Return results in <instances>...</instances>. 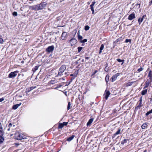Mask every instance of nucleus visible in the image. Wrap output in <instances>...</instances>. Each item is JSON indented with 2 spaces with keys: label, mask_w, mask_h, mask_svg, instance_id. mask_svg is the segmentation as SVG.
Wrapping results in <instances>:
<instances>
[{
  "label": "nucleus",
  "mask_w": 152,
  "mask_h": 152,
  "mask_svg": "<svg viewBox=\"0 0 152 152\" xmlns=\"http://www.w3.org/2000/svg\"><path fill=\"white\" fill-rule=\"evenodd\" d=\"M24 135L22 133L16 132L14 136L15 138L18 140H20L25 138Z\"/></svg>",
  "instance_id": "f257e3e1"
},
{
  "label": "nucleus",
  "mask_w": 152,
  "mask_h": 152,
  "mask_svg": "<svg viewBox=\"0 0 152 152\" xmlns=\"http://www.w3.org/2000/svg\"><path fill=\"white\" fill-rule=\"evenodd\" d=\"M66 66L64 65H63L61 66L60 68L58 74V76H60L62 75L63 74L62 73L66 69Z\"/></svg>",
  "instance_id": "f03ea898"
},
{
  "label": "nucleus",
  "mask_w": 152,
  "mask_h": 152,
  "mask_svg": "<svg viewBox=\"0 0 152 152\" xmlns=\"http://www.w3.org/2000/svg\"><path fill=\"white\" fill-rule=\"evenodd\" d=\"M18 72H19L17 71L11 72L8 75V77L10 78H14L17 76Z\"/></svg>",
  "instance_id": "7ed1b4c3"
},
{
  "label": "nucleus",
  "mask_w": 152,
  "mask_h": 152,
  "mask_svg": "<svg viewBox=\"0 0 152 152\" xmlns=\"http://www.w3.org/2000/svg\"><path fill=\"white\" fill-rule=\"evenodd\" d=\"M120 75V73H118L115 75L113 76L110 79V80L111 82H113L117 78V77L119 76Z\"/></svg>",
  "instance_id": "20e7f679"
},
{
  "label": "nucleus",
  "mask_w": 152,
  "mask_h": 152,
  "mask_svg": "<svg viewBox=\"0 0 152 152\" xmlns=\"http://www.w3.org/2000/svg\"><path fill=\"white\" fill-rule=\"evenodd\" d=\"M38 5L39 7V9L40 10L43 9L44 7H45L46 6L47 4L45 2H43L41 3Z\"/></svg>",
  "instance_id": "39448f33"
},
{
  "label": "nucleus",
  "mask_w": 152,
  "mask_h": 152,
  "mask_svg": "<svg viewBox=\"0 0 152 152\" xmlns=\"http://www.w3.org/2000/svg\"><path fill=\"white\" fill-rule=\"evenodd\" d=\"M29 8L32 10H40L39 9V5H34L33 6H30L29 7Z\"/></svg>",
  "instance_id": "423d86ee"
},
{
  "label": "nucleus",
  "mask_w": 152,
  "mask_h": 152,
  "mask_svg": "<svg viewBox=\"0 0 152 152\" xmlns=\"http://www.w3.org/2000/svg\"><path fill=\"white\" fill-rule=\"evenodd\" d=\"M54 49V47L53 46H51L48 47L46 49V51L50 53L52 52Z\"/></svg>",
  "instance_id": "0eeeda50"
},
{
  "label": "nucleus",
  "mask_w": 152,
  "mask_h": 152,
  "mask_svg": "<svg viewBox=\"0 0 152 152\" xmlns=\"http://www.w3.org/2000/svg\"><path fill=\"white\" fill-rule=\"evenodd\" d=\"M77 42V40L75 39H71L70 41V43L72 46L76 44Z\"/></svg>",
  "instance_id": "6e6552de"
},
{
  "label": "nucleus",
  "mask_w": 152,
  "mask_h": 152,
  "mask_svg": "<svg viewBox=\"0 0 152 152\" xmlns=\"http://www.w3.org/2000/svg\"><path fill=\"white\" fill-rule=\"evenodd\" d=\"M151 80H150L149 79H148L145 82V86L144 88V89H145L148 87L149 85V84L151 83Z\"/></svg>",
  "instance_id": "1a4fd4ad"
},
{
  "label": "nucleus",
  "mask_w": 152,
  "mask_h": 152,
  "mask_svg": "<svg viewBox=\"0 0 152 152\" xmlns=\"http://www.w3.org/2000/svg\"><path fill=\"white\" fill-rule=\"evenodd\" d=\"M110 94L109 91H105V93L104 94V98L106 99H107Z\"/></svg>",
  "instance_id": "9d476101"
},
{
  "label": "nucleus",
  "mask_w": 152,
  "mask_h": 152,
  "mask_svg": "<svg viewBox=\"0 0 152 152\" xmlns=\"http://www.w3.org/2000/svg\"><path fill=\"white\" fill-rule=\"evenodd\" d=\"M146 15H144L141 18H140L138 19V22H139V24H140L143 21L144 19L146 18Z\"/></svg>",
  "instance_id": "9b49d317"
},
{
  "label": "nucleus",
  "mask_w": 152,
  "mask_h": 152,
  "mask_svg": "<svg viewBox=\"0 0 152 152\" xmlns=\"http://www.w3.org/2000/svg\"><path fill=\"white\" fill-rule=\"evenodd\" d=\"M67 33L64 32H63L61 35V38L62 40H64L66 39V38Z\"/></svg>",
  "instance_id": "f8f14e48"
},
{
  "label": "nucleus",
  "mask_w": 152,
  "mask_h": 152,
  "mask_svg": "<svg viewBox=\"0 0 152 152\" xmlns=\"http://www.w3.org/2000/svg\"><path fill=\"white\" fill-rule=\"evenodd\" d=\"M135 18V14L134 13H132V14L129 15L128 19L129 20H132Z\"/></svg>",
  "instance_id": "ddd939ff"
},
{
  "label": "nucleus",
  "mask_w": 152,
  "mask_h": 152,
  "mask_svg": "<svg viewBox=\"0 0 152 152\" xmlns=\"http://www.w3.org/2000/svg\"><path fill=\"white\" fill-rule=\"evenodd\" d=\"M21 104V103H20L19 104H17L15 105H13L12 107V108L14 110L16 109L19 106H20Z\"/></svg>",
  "instance_id": "4468645a"
},
{
  "label": "nucleus",
  "mask_w": 152,
  "mask_h": 152,
  "mask_svg": "<svg viewBox=\"0 0 152 152\" xmlns=\"http://www.w3.org/2000/svg\"><path fill=\"white\" fill-rule=\"evenodd\" d=\"M148 77H149V80H152V71L150 70L148 73Z\"/></svg>",
  "instance_id": "2eb2a0df"
},
{
  "label": "nucleus",
  "mask_w": 152,
  "mask_h": 152,
  "mask_svg": "<svg viewBox=\"0 0 152 152\" xmlns=\"http://www.w3.org/2000/svg\"><path fill=\"white\" fill-rule=\"evenodd\" d=\"M4 134V132L2 129V127L1 123H0V135H2L3 134Z\"/></svg>",
  "instance_id": "dca6fc26"
},
{
  "label": "nucleus",
  "mask_w": 152,
  "mask_h": 152,
  "mask_svg": "<svg viewBox=\"0 0 152 152\" xmlns=\"http://www.w3.org/2000/svg\"><path fill=\"white\" fill-rule=\"evenodd\" d=\"M121 131L120 129H119L115 134H114L112 136L113 138H114L116 135L119 134Z\"/></svg>",
  "instance_id": "f3484780"
},
{
  "label": "nucleus",
  "mask_w": 152,
  "mask_h": 152,
  "mask_svg": "<svg viewBox=\"0 0 152 152\" xmlns=\"http://www.w3.org/2000/svg\"><path fill=\"white\" fill-rule=\"evenodd\" d=\"M93 120L94 119L93 118L90 119L87 123V126H88L89 125H90L93 122Z\"/></svg>",
  "instance_id": "a211bd4d"
},
{
  "label": "nucleus",
  "mask_w": 152,
  "mask_h": 152,
  "mask_svg": "<svg viewBox=\"0 0 152 152\" xmlns=\"http://www.w3.org/2000/svg\"><path fill=\"white\" fill-rule=\"evenodd\" d=\"M104 45H103V44H102L100 48V50L99 53V54L101 53L102 52V50L104 49Z\"/></svg>",
  "instance_id": "6ab92c4d"
},
{
  "label": "nucleus",
  "mask_w": 152,
  "mask_h": 152,
  "mask_svg": "<svg viewBox=\"0 0 152 152\" xmlns=\"http://www.w3.org/2000/svg\"><path fill=\"white\" fill-rule=\"evenodd\" d=\"M74 137L75 136L74 135H72L71 137L68 138L67 139V140L69 141H70L73 140Z\"/></svg>",
  "instance_id": "aec40b11"
},
{
  "label": "nucleus",
  "mask_w": 152,
  "mask_h": 152,
  "mask_svg": "<svg viewBox=\"0 0 152 152\" xmlns=\"http://www.w3.org/2000/svg\"><path fill=\"white\" fill-rule=\"evenodd\" d=\"M4 135V134H3L1 136L0 135V143H2L4 140V138L3 137Z\"/></svg>",
  "instance_id": "412c9836"
},
{
  "label": "nucleus",
  "mask_w": 152,
  "mask_h": 152,
  "mask_svg": "<svg viewBox=\"0 0 152 152\" xmlns=\"http://www.w3.org/2000/svg\"><path fill=\"white\" fill-rule=\"evenodd\" d=\"M117 60L119 62H122L121 64L122 65L124 63V60H121L119 58H118L117 59Z\"/></svg>",
  "instance_id": "4be33fe9"
},
{
  "label": "nucleus",
  "mask_w": 152,
  "mask_h": 152,
  "mask_svg": "<svg viewBox=\"0 0 152 152\" xmlns=\"http://www.w3.org/2000/svg\"><path fill=\"white\" fill-rule=\"evenodd\" d=\"M36 87V86H32V87H31L30 88H28V92L30 91H31V90H33V89L35 88Z\"/></svg>",
  "instance_id": "5701e85b"
},
{
  "label": "nucleus",
  "mask_w": 152,
  "mask_h": 152,
  "mask_svg": "<svg viewBox=\"0 0 152 152\" xmlns=\"http://www.w3.org/2000/svg\"><path fill=\"white\" fill-rule=\"evenodd\" d=\"M147 89H145L144 90H143L142 92H141V94L142 95H145L147 92Z\"/></svg>",
  "instance_id": "b1692460"
},
{
  "label": "nucleus",
  "mask_w": 152,
  "mask_h": 152,
  "mask_svg": "<svg viewBox=\"0 0 152 152\" xmlns=\"http://www.w3.org/2000/svg\"><path fill=\"white\" fill-rule=\"evenodd\" d=\"M56 83H57V81L56 80H51L50 82V84H53Z\"/></svg>",
  "instance_id": "393cba45"
},
{
  "label": "nucleus",
  "mask_w": 152,
  "mask_h": 152,
  "mask_svg": "<svg viewBox=\"0 0 152 152\" xmlns=\"http://www.w3.org/2000/svg\"><path fill=\"white\" fill-rule=\"evenodd\" d=\"M147 126V124L146 123H144L142 126V129H144Z\"/></svg>",
  "instance_id": "a878e982"
},
{
  "label": "nucleus",
  "mask_w": 152,
  "mask_h": 152,
  "mask_svg": "<svg viewBox=\"0 0 152 152\" xmlns=\"http://www.w3.org/2000/svg\"><path fill=\"white\" fill-rule=\"evenodd\" d=\"M64 126L63 124L62 123H60L59 124L58 128L59 129H62Z\"/></svg>",
  "instance_id": "bb28decb"
},
{
  "label": "nucleus",
  "mask_w": 152,
  "mask_h": 152,
  "mask_svg": "<svg viewBox=\"0 0 152 152\" xmlns=\"http://www.w3.org/2000/svg\"><path fill=\"white\" fill-rule=\"evenodd\" d=\"M71 108V104L70 102H69L67 106V110H69Z\"/></svg>",
  "instance_id": "cd10ccee"
},
{
  "label": "nucleus",
  "mask_w": 152,
  "mask_h": 152,
  "mask_svg": "<svg viewBox=\"0 0 152 152\" xmlns=\"http://www.w3.org/2000/svg\"><path fill=\"white\" fill-rule=\"evenodd\" d=\"M152 113V109H151L150 111L148 112L145 114L146 116Z\"/></svg>",
  "instance_id": "c85d7f7f"
},
{
  "label": "nucleus",
  "mask_w": 152,
  "mask_h": 152,
  "mask_svg": "<svg viewBox=\"0 0 152 152\" xmlns=\"http://www.w3.org/2000/svg\"><path fill=\"white\" fill-rule=\"evenodd\" d=\"M83 49L82 47H78L77 48L78 49V52H80Z\"/></svg>",
  "instance_id": "c756f323"
},
{
  "label": "nucleus",
  "mask_w": 152,
  "mask_h": 152,
  "mask_svg": "<svg viewBox=\"0 0 152 152\" xmlns=\"http://www.w3.org/2000/svg\"><path fill=\"white\" fill-rule=\"evenodd\" d=\"M89 28V27L88 26H86L85 27V30L86 31L88 30Z\"/></svg>",
  "instance_id": "7c9ffc66"
},
{
  "label": "nucleus",
  "mask_w": 152,
  "mask_h": 152,
  "mask_svg": "<svg viewBox=\"0 0 152 152\" xmlns=\"http://www.w3.org/2000/svg\"><path fill=\"white\" fill-rule=\"evenodd\" d=\"M127 140H128L126 139H124L123 141L122 142L121 144H124L126 143L127 142Z\"/></svg>",
  "instance_id": "2f4dec72"
},
{
  "label": "nucleus",
  "mask_w": 152,
  "mask_h": 152,
  "mask_svg": "<svg viewBox=\"0 0 152 152\" xmlns=\"http://www.w3.org/2000/svg\"><path fill=\"white\" fill-rule=\"evenodd\" d=\"M83 37L82 36L80 35V34L78 35V39L80 40H81L83 39Z\"/></svg>",
  "instance_id": "473e14b6"
},
{
  "label": "nucleus",
  "mask_w": 152,
  "mask_h": 152,
  "mask_svg": "<svg viewBox=\"0 0 152 152\" xmlns=\"http://www.w3.org/2000/svg\"><path fill=\"white\" fill-rule=\"evenodd\" d=\"M125 42L126 43H127L128 42H130V43H131V40L130 39H126L125 40Z\"/></svg>",
  "instance_id": "72a5a7b5"
},
{
  "label": "nucleus",
  "mask_w": 152,
  "mask_h": 152,
  "mask_svg": "<svg viewBox=\"0 0 152 152\" xmlns=\"http://www.w3.org/2000/svg\"><path fill=\"white\" fill-rule=\"evenodd\" d=\"M12 15L14 16H17V15L18 13L17 12H13Z\"/></svg>",
  "instance_id": "f704fd0d"
},
{
  "label": "nucleus",
  "mask_w": 152,
  "mask_h": 152,
  "mask_svg": "<svg viewBox=\"0 0 152 152\" xmlns=\"http://www.w3.org/2000/svg\"><path fill=\"white\" fill-rule=\"evenodd\" d=\"M87 41V40L86 39H84L83 40L81 41V43H85Z\"/></svg>",
  "instance_id": "c9c22d12"
},
{
  "label": "nucleus",
  "mask_w": 152,
  "mask_h": 152,
  "mask_svg": "<svg viewBox=\"0 0 152 152\" xmlns=\"http://www.w3.org/2000/svg\"><path fill=\"white\" fill-rule=\"evenodd\" d=\"M108 79H109V76L108 75H106V77H105V80L107 82L108 81Z\"/></svg>",
  "instance_id": "e433bc0d"
},
{
  "label": "nucleus",
  "mask_w": 152,
  "mask_h": 152,
  "mask_svg": "<svg viewBox=\"0 0 152 152\" xmlns=\"http://www.w3.org/2000/svg\"><path fill=\"white\" fill-rule=\"evenodd\" d=\"M143 69L141 67L137 70V71L138 72H140L141 71H142L143 70Z\"/></svg>",
  "instance_id": "4c0bfd02"
},
{
  "label": "nucleus",
  "mask_w": 152,
  "mask_h": 152,
  "mask_svg": "<svg viewBox=\"0 0 152 152\" xmlns=\"http://www.w3.org/2000/svg\"><path fill=\"white\" fill-rule=\"evenodd\" d=\"M3 42V39L0 37V43H2Z\"/></svg>",
  "instance_id": "58836bf2"
},
{
  "label": "nucleus",
  "mask_w": 152,
  "mask_h": 152,
  "mask_svg": "<svg viewBox=\"0 0 152 152\" xmlns=\"http://www.w3.org/2000/svg\"><path fill=\"white\" fill-rule=\"evenodd\" d=\"M90 6L91 7V10H94V6L91 5Z\"/></svg>",
  "instance_id": "ea45409f"
},
{
  "label": "nucleus",
  "mask_w": 152,
  "mask_h": 152,
  "mask_svg": "<svg viewBox=\"0 0 152 152\" xmlns=\"http://www.w3.org/2000/svg\"><path fill=\"white\" fill-rule=\"evenodd\" d=\"M4 98H0V102H2L3 101H4Z\"/></svg>",
  "instance_id": "a19ab883"
},
{
  "label": "nucleus",
  "mask_w": 152,
  "mask_h": 152,
  "mask_svg": "<svg viewBox=\"0 0 152 152\" xmlns=\"http://www.w3.org/2000/svg\"><path fill=\"white\" fill-rule=\"evenodd\" d=\"M64 126H66L68 124V122H64L63 123Z\"/></svg>",
  "instance_id": "79ce46f5"
},
{
  "label": "nucleus",
  "mask_w": 152,
  "mask_h": 152,
  "mask_svg": "<svg viewBox=\"0 0 152 152\" xmlns=\"http://www.w3.org/2000/svg\"><path fill=\"white\" fill-rule=\"evenodd\" d=\"M96 3V2L95 1H93L92 2V4L91 5L94 6Z\"/></svg>",
  "instance_id": "37998d69"
},
{
  "label": "nucleus",
  "mask_w": 152,
  "mask_h": 152,
  "mask_svg": "<svg viewBox=\"0 0 152 152\" xmlns=\"http://www.w3.org/2000/svg\"><path fill=\"white\" fill-rule=\"evenodd\" d=\"M152 4V0H151L149 2V5L151 6Z\"/></svg>",
  "instance_id": "c03bdc74"
},
{
  "label": "nucleus",
  "mask_w": 152,
  "mask_h": 152,
  "mask_svg": "<svg viewBox=\"0 0 152 152\" xmlns=\"http://www.w3.org/2000/svg\"><path fill=\"white\" fill-rule=\"evenodd\" d=\"M61 85H60V86H57V87L56 88H55L54 89H56L58 88H59V87H61Z\"/></svg>",
  "instance_id": "a18cd8bd"
},
{
  "label": "nucleus",
  "mask_w": 152,
  "mask_h": 152,
  "mask_svg": "<svg viewBox=\"0 0 152 152\" xmlns=\"http://www.w3.org/2000/svg\"><path fill=\"white\" fill-rule=\"evenodd\" d=\"M35 69L36 70H37L38 69V67L37 66H36L35 67Z\"/></svg>",
  "instance_id": "49530a36"
},
{
  "label": "nucleus",
  "mask_w": 152,
  "mask_h": 152,
  "mask_svg": "<svg viewBox=\"0 0 152 152\" xmlns=\"http://www.w3.org/2000/svg\"><path fill=\"white\" fill-rule=\"evenodd\" d=\"M12 124H11L10 123L9 124L8 126H9L10 127V126H12Z\"/></svg>",
  "instance_id": "de8ad7c7"
},
{
  "label": "nucleus",
  "mask_w": 152,
  "mask_h": 152,
  "mask_svg": "<svg viewBox=\"0 0 152 152\" xmlns=\"http://www.w3.org/2000/svg\"><path fill=\"white\" fill-rule=\"evenodd\" d=\"M92 11V13L93 14H94V10H91Z\"/></svg>",
  "instance_id": "09e8293b"
},
{
  "label": "nucleus",
  "mask_w": 152,
  "mask_h": 152,
  "mask_svg": "<svg viewBox=\"0 0 152 152\" xmlns=\"http://www.w3.org/2000/svg\"><path fill=\"white\" fill-rule=\"evenodd\" d=\"M97 72V71H96V70L95 71V72H94V74H93V75H94V74H95Z\"/></svg>",
  "instance_id": "8fccbe9b"
},
{
  "label": "nucleus",
  "mask_w": 152,
  "mask_h": 152,
  "mask_svg": "<svg viewBox=\"0 0 152 152\" xmlns=\"http://www.w3.org/2000/svg\"><path fill=\"white\" fill-rule=\"evenodd\" d=\"M85 58L86 59H88L89 58V57H86Z\"/></svg>",
  "instance_id": "3c124183"
},
{
  "label": "nucleus",
  "mask_w": 152,
  "mask_h": 152,
  "mask_svg": "<svg viewBox=\"0 0 152 152\" xmlns=\"http://www.w3.org/2000/svg\"><path fill=\"white\" fill-rule=\"evenodd\" d=\"M82 62H84V59H83L82 60Z\"/></svg>",
  "instance_id": "603ef678"
},
{
  "label": "nucleus",
  "mask_w": 152,
  "mask_h": 152,
  "mask_svg": "<svg viewBox=\"0 0 152 152\" xmlns=\"http://www.w3.org/2000/svg\"><path fill=\"white\" fill-rule=\"evenodd\" d=\"M79 34H80L79 31L77 33V34H78V35H79Z\"/></svg>",
  "instance_id": "864d4df0"
},
{
  "label": "nucleus",
  "mask_w": 152,
  "mask_h": 152,
  "mask_svg": "<svg viewBox=\"0 0 152 152\" xmlns=\"http://www.w3.org/2000/svg\"><path fill=\"white\" fill-rule=\"evenodd\" d=\"M143 152H147V151L146 150H145Z\"/></svg>",
  "instance_id": "5fc2aeb1"
},
{
  "label": "nucleus",
  "mask_w": 152,
  "mask_h": 152,
  "mask_svg": "<svg viewBox=\"0 0 152 152\" xmlns=\"http://www.w3.org/2000/svg\"><path fill=\"white\" fill-rule=\"evenodd\" d=\"M65 75H66V72H65Z\"/></svg>",
  "instance_id": "6e6d98bb"
},
{
  "label": "nucleus",
  "mask_w": 152,
  "mask_h": 152,
  "mask_svg": "<svg viewBox=\"0 0 152 152\" xmlns=\"http://www.w3.org/2000/svg\"><path fill=\"white\" fill-rule=\"evenodd\" d=\"M140 101L141 102L142 101V99H141L140 100Z\"/></svg>",
  "instance_id": "4d7b16f0"
},
{
  "label": "nucleus",
  "mask_w": 152,
  "mask_h": 152,
  "mask_svg": "<svg viewBox=\"0 0 152 152\" xmlns=\"http://www.w3.org/2000/svg\"><path fill=\"white\" fill-rule=\"evenodd\" d=\"M151 64H152V62H151Z\"/></svg>",
  "instance_id": "13d9d810"
}]
</instances>
